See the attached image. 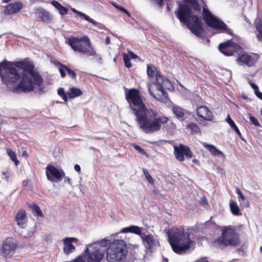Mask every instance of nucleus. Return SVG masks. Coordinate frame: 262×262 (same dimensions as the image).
Segmentation results:
<instances>
[{
    "mask_svg": "<svg viewBox=\"0 0 262 262\" xmlns=\"http://www.w3.org/2000/svg\"><path fill=\"white\" fill-rule=\"evenodd\" d=\"M0 76L7 86L16 85L13 89L14 93L33 91L35 85L40 87L43 82L33 63L25 59L18 61L5 60L1 62Z\"/></svg>",
    "mask_w": 262,
    "mask_h": 262,
    "instance_id": "obj_1",
    "label": "nucleus"
},
{
    "mask_svg": "<svg viewBox=\"0 0 262 262\" xmlns=\"http://www.w3.org/2000/svg\"><path fill=\"white\" fill-rule=\"evenodd\" d=\"M175 15L179 21L185 24L191 33L198 37H203L204 29L202 23L196 15L192 14L191 8L186 4H180Z\"/></svg>",
    "mask_w": 262,
    "mask_h": 262,
    "instance_id": "obj_2",
    "label": "nucleus"
},
{
    "mask_svg": "<svg viewBox=\"0 0 262 262\" xmlns=\"http://www.w3.org/2000/svg\"><path fill=\"white\" fill-rule=\"evenodd\" d=\"M168 236L172 250L179 254L186 253L193 243L189 238V232L183 229L173 228L169 232Z\"/></svg>",
    "mask_w": 262,
    "mask_h": 262,
    "instance_id": "obj_3",
    "label": "nucleus"
},
{
    "mask_svg": "<svg viewBox=\"0 0 262 262\" xmlns=\"http://www.w3.org/2000/svg\"><path fill=\"white\" fill-rule=\"evenodd\" d=\"M125 95L129 107L135 115H156V113L152 109L146 106L138 89H126Z\"/></svg>",
    "mask_w": 262,
    "mask_h": 262,
    "instance_id": "obj_4",
    "label": "nucleus"
},
{
    "mask_svg": "<svg viewBox=\"0 0 262 262\" xmlns=\"http://www.w3.org/2000/svg\"><path fill=\"white\" fill-rule=\"evenodd\" d=\"M172 84L169 79L161 75H157L156 81L148 86L149 94L156 100L165 102L168 99V94L165 89L169 90Z\"/></svg>",
    "mask_w": 262,
    "mask_h": 262,
    "instance_id": "obj_5",
    "label": "nucleus"
},
{
    "mask_svg": "<svg viewBox=\"0 0 262 262\" xmlns=\"http://www.w3.org/2000/svg\"><path fill=\"white\" fill-rule=\"evenodd\" d=\"M66 43L76 52L87 56H94L96 55L95 50L91 45L90 39L87 36L81 37L70 36L66 39Z\"/></svg>",
    "mask_w": 262,
    "mask_h": 262,
    "instance_id": "obj_6",
    "label": "nucleus"
},
{
    "mask_svg": "<svg viewBox=\"0 0 262 262\" xmlns=\"http://www.w3.org/2000/svg\"><path fill=\"white\" fill-rule=\"evenodd\" d=\"M157 116H137L139 127L146 134H152L160 129L161 124L166 123L168 119Z\"/></svg>",
    "mask_w": 262,
    "mask_h": 262,
    "instance_id": "obj_7",
    "label": "nucleus"
},
{
    "mask_svg": "<svg viewBox=\"0 0 262 262\" xmlns=\"http://www.w3.org/2000/svg\"><path fill=\"white\" fill-rule=\"evenodd\" d=\"M127 250L123 240L114 241L107 250L106 259L108 262H124Z\"/></svg>",
    "mask_w": 262,
    "mask_h": 262,
    "instance_id": "obj_8",
    "label": "nucleus"
},
{
    "mask_svg": "<svg viewBox=\"0 0 262 262\" xmlns=\"http://www.w3.org/2000/svg\"><path fill=\"white\" fill-rule=\"evenodd\" d=\"M239 242L238 234L230 226L224 229L221 235L214 241V244L221 249L228 246H235Z\"/></svg>",
    "mask_w": 262,
    "mask_h": 262,
    "instance_id": "obj_9",
    "label": "nucleus"
},
{
    "mask_svg": "<svg viewBox=\"0 0 262 262\" xmlns=\"http://www.w3.org/2000/svg\"><path fill=\"white\" fill-rule=\"evenodd\" d=\"M203 16L205 23L211 28L221 30L222 32L231 36L234 35L232 30L228 28L225 23L215 17L208 10L203 8Z\"/></svg>",
    "mask_w": 262,
    "mask_h": 262,
    "instance_id": "obj_10",
    "label": "nucleus"
},
{
    "mask_svg": "<svg viewBox=\"0 0 262 262\" xmlns=\"http://www.w3.org/2000/svg\"><path fill=\"white\" fill-rule=\"evenodd\" d=\"M108 244V241L103 239L101 241L99 245L94 246L93 245H90L89 249L88 247L84 251V254L86 256H84L85 259L87 262H102L104 257V254L100 249V247H106Z\"/></svg>",
    "mask_w": 262,
    "mask_h": 262,
    "instance_id": "obj_11",
    "label": "nucleus"
},
{
    "mask_svg": "<svg viewBox=\"0 0 262 262\" xmlns=\"http://www.w3.org/2000/svg\"><path fill=\"white\" fill-rule=\"evenodd\" d=\"M17 243L15 239L8 237L3 242L0 255L5 258H10L14 255Z\"/></svg>",
    "mask_w": 262,
    "mask_h": 262,
    "instance_id": "obj_12",
    "label": "nucleus"
},
{
    "mask_svg": "<svg viewBox=\"0 0 262 262\" xmlns=\"http://www.w3.org/2000/svg\"><path fill=\"white\" fill-rule=\"evenodd\" d=\"M46 172L48 180L52 182H59L65 176V173L63 170H59L51 165L47 166Z\"/></svg>",
    "mask_w": 262,
    "mask_h": 262,
    "instance_id": "obj_13",
    "label": "nucleus"
},
{
    "mask_svg": "<svg viewBox=\"0 0 262 262\" xmlns=\"http://www.w3.org/2000/svg\"><path fill=\"white\" fill-rule=\"evenodd\" d=\"M239 48V46L233 42L232 39L221 43L219 46V51L226 56L233 55Z\"/></svg>",
    "mask_w": 262,
    "mask_h": 262,
    "instance_id": "obj_14",
    "label": "nucleus"
},
{
    "mask_svg": "<svg viewBox=\"0 0 262 262\" xmlns=\"http://www.w3.org/2000/svg\"><path fill=\"white\" fill-rule=\"evenodd\" d=\"M34 15L37 21L49 24L53 22V15L43 8H38L35 9Z\"/></svg>",
    "mask_w": 262,
    "mask_h": 262,
    "instance_id": "obj_15",
    "label": "nucleus"
},
{
    "mask_svg": "<svg viewBox=\"0 0 262 262\" xmlns=\"http://www.w3.org/2000/svg\"><path fill=\"white\" fill-rule=\"evenodd\" d=\"M174 154L176 159L181 162L184 161V155H185L186 158H188L192 157V153L189 147L182 144H180L179 147L176 145L174 146Z\"/></svg>",
    "mask_w": 262,
    "mask_h": 262,
    "instance_id": "obj_16",
    "label": "nucleus"
},
{
    "mask_svg": "<svg viewBox=\"0 0 262 262\" xmlns=\"http://www.w3.org/2000/svg\"><path fill=\"white\" fill-rule=\"evenodd\" d=\"M141 238L146 248L149 252H152L159 246L158 241L151 235H146L144 233Z\"/></svg>",
    "mask_w": 262,
    "mask_h": 262,
    "instance_id": "obj_17",
    "label": "nucleus"
},
{
    "mask_svg": "<svg viewBox=\"0 0 262 262\" xmlns=\"http://www.w3.org/2000/svg\"><path fill=\"white\" fill-rule=\"evenodd\" d=\"M258 56L257 54L249 55L243 53L238 57V60L242 63L241 64L246 65L248 67L254 66L258 60Z\"/></svg>",
    "mask_w": 262,
    "mask_h": 262,
    "instance_id": "obj_18",
    "label": "nucleus"
},
{
    "mask_svg": "<svg viewBox=\"0 0 262 262\" xmlns=\"http://www.w3.org/2000/svg\"><path fill=\"white\" fill-rule=\"evenodd\" d=\"M23 7V4L20 1H16L8 5L5 9V13L8 15L16 13L19 12Z\"/></svg>",
    "mask_w": 262,
    "mask_h": 262,
    "instance_id": "obj_19",
    "label": "nucleus"
},
{
    "mask_svg": "<svg viewBox=\"0 0 262 262\" xmlns=\"http://www.w3.org/2000/svg\"><path fill=\"white\" fill-rule=\"evenodd\" d=\"M77 238L75 237H66L63 239V251L66 254L68 255L75 250V247L72 243L77 241Z\"/></svg>",
    "mask_w": 262,
    "mask_h": 262,
    "instance_id": "obj_20",
    "label": "nucleus"
},
{
    "mask_svg": "<svg viewBox=\"0 0 262 262\" xmlns=\"http://www.w3.org/2000/svg\"><path fill=\"white\" fill-rule=\"evenodd\" d=\"M203 146L210 151L211 155L213 156H217L225 159L226 156L225 154L218 149L215 146L212 144H208L204 142L202 143Z\"/></svg>",
    "mask_w": 262,
    "mask_h": 262,
    "instance_id": "obj_21",
    "label": "nucleus"
},
{
    "mask_svg": "<svg viewBox=\"0 0 262 262\" xmlns=\"http://www.w3.org/2000/svg\"><path fill=\"white\" fill-rule=\"evenodd\" d=\"M121 232L122 233H133L140 235L141 237L142 235L144 234L142 232V228L137 226L132 225L127 227L121 229Z\"/></svg>",
    "mask_w": 262,
    "mask_h": 262,
    "instance_id": "obj_22",
    "label": "nucleus"
},
{
    "mask_svg": "<svg viewBox=\"0 0 262 262\" xmlns=\"http://www.w3.org/2000/svg\"><path fill=\"white\" fill-rule=\"evenodd\" d=\"M15 220L19 227L24 228V225L27 221V216L25 211L24 210L19 211L17 214Z\"/></svg>",
    "mask_w": 262,
    "mask_h": 262,
    "instance_id": "obj_23",
    "label": "nucleus"
},
{
    "mask_svg": "<svg viewBox=\"0 0 262 262\" xmlns=\"http://www.w3.org/2000/svg\"><path fill=\"white\" fill-rule=\"evenodd\" d=\"M52 5L58 10L59 13L61 15H66L68 12V8L63 6L58 1L53 0L52 1Z\"/></svg>",
    "mask_w": 262,
    "mask_h": 262,
    "instance_id": "obj_24",
    "label": "nucleus"
},
{
    "mask_svg": "<svg viewBox=\"0 0 262 262\" xmlns=\"http://www.w3.org/2000/svg\"><path fill=\"white\" fill-rule=\"evenodd\" d=\"M82 94L81 90L75 87L70 88L67 92V95L70 98H74L80 96Z\"/></svg>",
    "mask_w": 262,
    "mask_h": 262,
    "instance_id": "obj_25",
    "label": "nucleus"
},
{
    "mask_svg": "<svg viewBox=\"0 0 262 262\" xmlns=\"http://www.w3.org/2000/svg\"><path fill=\"white\" fill-rule=\"evenodd\" d=\"M226 121L230 125V127L233 129H234L235 132L238 135V137L242 140H244V139L243 138L242 135V134H241V132L239 131L238 128L237 127V126H236V125L235 124V123H234L233 120L231 118L230 116H227V118L226 119Z\"/></svg>",
    "mask_w": 262,
    "mask_h": 262,
    "instance_id": "obj_26",
    "label": "nucleus"
},
{
    "mask_svg": "<svg viewBox=\"0 0 262 262\" xmlns=\"http://www.w3.org/2000/svg\"><path fill=\"white\" fill-rule=\"evenodd\" d=\"M195 119L200 124L206 125V121L212 120L213 119V116H197Z\"/></svg>",
    "mask_w": 262,
    "mask_h": 262,
    "instance_id": "obj_27",
    "label": "nucleus"
},
{
    "mask_svg": "<svg viewBox=\"0 0 262 262\" xmlns=\"http://www.w3.org/2000/svg\"><path fill=\"white\" fill-rule=\"evenodd\" d=\"M147 73L149 77H156L157 75H159L160 73L157 71L156 68L151 64H148L147 68Z\"/></svg>",
    "mask_w": 262,
    "mask_h": 262,
    "instance_id": "obj_28",
    "label": "nucleus"
},
{
    "mask_svg": "<svg viewBox=\"0 0 262 262\" xmlns=\"http://www.w3.org/2000/svg\"><path fill=\"white\" fill-rule=\"evenodd\" d=\"M54 64L57 66H59V71L60 73L61 77L62 78H64L66 76V72L67 71L68 67L65 64L61 63L60 62L58 61H55L54 62Z\"/></svg>",
    "mask_w": 262,
    "mask_h": 262,
    "instance_id": "obj_29",
    "label": "nucleus"
},
{
    "mask_svg": "<svg viewBox=\"0 0 262 262\" xmlns=\"http://www.w3.org/2000/svg\"><path fill=\"white\" fill-rule=\"evenodd\" d=\"M72 11L73 12L77 14L79 16L83 17L84 19H85L86 20H87L89 22L91 23V24L94 25L95 26H96V25H97L96 22L93 19L90 18L88 15L82 13V12L77 11L75 8L72 9Z\"/></svg>",
    "mask_w": 262,
    "mask_h": 262,
    "instance_id": "obj_30",
    "label": "nucleus"
},
{
    "mask_svg": "<svg viewBox=\"0 0 262 262\" xmlns=\"http://www.w3.org/2000/svg\"><path fill=\"white\" fill-rule=\"evenodd\" d=\"M230 207L232 213L235 215H239L240 213L239 209L237 205V203L232 200L230 201Z\"/></svg>",
    "mask_w": 262,
    "mask_h": 262,
    "instance_id": "obj_31",
    "label": "nucleus"
},
{
    "mask_svg": "<svg viewBox=\"0 0 262 262\" xmlns=\"http://www.w3.org/2000/svg\"><path fill=\"white\" fill-rule=\"evenodd\" d=\"M255 28L257 31L256 37L259 41H262V21H259L255 24Z\"/></svg>",
    "mask_w": 262,
    "mask_h": 262,
    "instance_id": "obj_32",
    "label": "nucleus"
},
{
    "mask_svg": "<svg viewBox=\"0 0 262 262\" xmlns=\"http://www.w3.org/2000/svg\"><path fill=\"white\" fill-rule=\"evenodd\" d=\"M171 110L174 115H185L187 114V112L184 109L176 105L172 106Z\"/></svg>",
    "mask_w": 262,
    "mask_h": 262,
    "instance_id": "obj_33",
    "label": "nucleus"
},
{
    "mask_svg": "<svg viewBox=\"0 0 262 262\" xmlns=\"http://www.w3.org/2000/svg\"><path fill=\"white\" fill-rule=\"evenodd\" d=\"M184 2L189 4L195 11L200 10V7L196 0H184Z\"/></svg>",
    "mask_w": 262,
    "mask_h": 262,
    "instance_id": "obj_34",
    "label": "nucleus"
},
{
    "mask_svg": "<svg viewBox=\"0 0 262 262\" xmlns=\"http://www.w3.org/2000/svg\"><path fill=\"white\" fill-rule=\"evenodd\" d=\"M196 115H208L210 113L208 108L206 106H200L198 107L196 110Z\"/></svg>",
    "mask_w": 262,
    "mask_h": 262,
    "instance_id": "obj_35",
    "label": "nucleus"
},
{
    "mask_svg": "<svg viewBox=\"0 0 262 262\" xmlns=\"http://www.w3.org/2000/svg\"><path fill=\"white\" fill-rule=\"evenodd\" d=\"M7 154L11 158V160L14 162L16 166H17L19 163V161L17 159V157L15 152H14L11 149H7Z\"/></svg>",
    "mask_w": 262,
    "mask_h": 262,
    "instance_id": "obj_36",
    "label": "nucleus"
},
{
    "mask_svg": "<svg viewBox=\"0 0 262 262\" xmlns=\"http://www.w3.org/2000/svg\"><path fill=\"white\" fill-rule=\"evenodd\" d=\"M30 207L34 213H35L38 216H43L42 212L40 209L39 207L37 204H33Z\"/></svg>",
    "mask_w": 262,
    "mask_h": 262,
    "instance_id": "obj_37",
    "label": "nucleus"
},
{
    "mask_svg": "<svg viewBox=\"0 0 262 262\" xmlns=\"http://www.w3.org/2000/svg\"><path fill=\"white\" fill-rule=\"evenodd\" d=\"M187 127L190 128L192 133L198 134L200 132V129L195 123H190L187 125Z\"/></svg>",
    "mask_w": 262,
    "mask_h": 262,
    "instance_id": "obj_38",
    "label": "nucleus"
},
{
    "mask_svg": "<svg viewBox=\"0 0 262 262\" xmlns=\"http://www.w3.org/2000/svg\"><path fill=\"white\" fill-rule=\"evenodd\" d=\"M57 93L58 95H59L62 99L64 100V102L68 101V96L67 93L66 94L64 92V90L63 88H60L57 90Z\"/></svg>",
    "mask_w": 262,
    "mask_h": 262,
    "instance_id": "obj_39",
    "label": "nucleus"
},
{
    "mask_svg": "<svg viewBox=\"0 0 262 262\" xmlns=\"http://www.w3.org/2000/svg\"><path fill=\"white\" fill-rule=\"evenodd\" d=\"M123 56L125 66L128 68H130L132 65L130 62V59L128 57V55L126 53H123Z\"/></svg>",
    "mask_w": 262,
    "mask_h": 262,
    "instance_id": "obj_40",
    "label": "nucleus"
},
{
    "mask_svg": "<svg viewBox=\"0 0 262 262\" xmlns=\"http://www.w3.org/2000/svg\"><path fill=\"white\" fill-rule=\"evenodd\" d=\"M143 171L147 181L150 184H153L154 182V179L150 176L148 171L145 169H143Z\"/></svg>",
    "mask_w": 262,
    "mask_h": 262,
    "instance_id": "obj_41",
    "label": "nucleus"
},
{
    "mask_svg": "<svg viewBox=\"0 0 262 262\" xmlns=\"http://www.w3.org/2000/svg\"><path fill=\"white\" fill-rule=\"evenodd\" d=\"M67 73L68 75L73 79H75L76 78V73L71 69L68 67Z\"/></svg>",
    "mask_w": 262,
    "mask_h": 262,
    "instance_id": "obj_42",
    "label": "nucleus"
},
{
    "mask_svg": "<svg viewBox=\"0 0 262 262\" xmlns=\"http://www.w3.org/2000/svg\"><path fill=\"white\" fill-rule=\"evenodd\" d=\"M250 121L256 126H260L257 119L254 116H249Z\"/></svg>",
    "mask_w": 262,
    "mask_h": 262,
    "instance_id": "obj_43",
    "label": "nucleus"
},
{
    "mask_svg": "<svg viewBox=\"0 0 262 262\" xmlns=\"http://www.w3.org/2000/svg\"><path fill=\"white\" fill-rule=\"evenodd\" d=\"M236 193L238 194L239 198L241 199V200H242L243 201H244L246 198H245V196L243 195V194L242 193V191H241V190L239 189V188H238V187L236 188Z\"/></svg>",
    "mask_w": 262,
    "mask_h": 262,
    "instance_id": "obj_44",
    "label": "nucleus"
},
{
    "mask_svg": "<svg viewBox=\"0 0 262 262\" xmlns=\"http://www.w3.org/2000/svg\"><path fill=\"white\" fill-rule=\"evenodd\" d=\"M134 147L135 149L138 150L140 153L142 154H145L144 150L143 148H142L139 145L135 144L134 145Z\"/></svg>",
    "mask_w": 262,
    "mask_h": 262,
    "instance_id": "obj_45",
    "label": "nucleus"
},
{
    "mask_svg": "<svg viewBox=\"0 0 262 262\" xmlns=\"http://www.w3.org/2000/svg\"><path fill=\"white\" fill-rule=\"evenodd\" d=\"M127 262H138L135 255H133L130 257H128L127 258Z\"/></svg>",
    "mask_w": 262,
    "mask_h": 262,
    "instance_id": "obj_46",
    "label": "nucleus"
},
{
    "mask_svg": "<svg viewBox=\"0 0 262 262\" xmlns=\"http://www.w3.org/2000/svg\"><path fill=\"white\" fill-rule=\"evenodd\" d=\"M74 262H85V260L83 259L82 255H79L74 259Z\"/></svg>",
    "mask_w": 262,
    "mask_h": 262,
    "instance_id": "obj_47",
    "label": "nucleus"
},
{
    "mask_svg": "<svg viewBox=\"0 0 262 262\" xmlns=\"http://www.w3.org/2000/svg\"><path fill=\"white\" fill-rule=\"evenodd\" d=\"M250 85L252 88V89H253L254 92H255L256 91H257L258 90H259L258 86L256 84H255V83L251 82H250Z\"/></svg>",
    "mask_w": 262,
    "mask_h": 262,
    "instance_id": "obj_48",
    "label": "nucleus"
},
{
    "mask_svg": "<svg viewBox=\"0 0 262 262\" xmlns=\"http://www.w3.org/2000/svg\"><path fill=\"white\" fill-rule=\"evenodd\" d=\"M115 6L116 7V8H118V9H119L121 11L125 13L126 14H127L128 15H130L129 13H128V12L127 11V10H126L124 8L121 7V6Z\"/></svg>",
    "mask_w": 262,
    "mask_h": 262,
    "instance_id": "obj_49",
    "label": "nucleus"
},
{
    "mask_svg": "<svg viewBox=\"0 0 262 262\" xmlns=\"http://www.w3.org/2000/svg\"><path fill=\"white\" fill-rule=\"evenodd\" d=\"M255 95L257 96V97H258V98H259L260 100H262V93L260 92V91H259V90H258L257 91H256L255 92H254Z\"/></svg>",
    "mask_w": 262,
    "mask_h": 262,
    "instance_id": "obj_50",
    "label": "nucleus"
},
{
    "mask_svg": "<svg viewBox=\"0 0 262 262\" xmlns=\"http://www.w3.org/2000/svg\"><path fill=\"white\" fill-rule=\"evenodd\" d=\"M200 203L202 205H205L207 204V200L205 196L203 197L200 201Z\"/></svg>",
    "mask_w": 262,
    "mask_h": 262,
    "instance_id": "obj_51",
    "label": "nucleus"
},
{
    "mask_svg": "<svg viewBox=\"0 0 262 262\" xmlns=\"http://www.w3.org/2000/svg\"><path fill=\"white\" fill-rule=\"evenodd\" d=\"M129 54L130 57L133 59H136L138 57V56L133 52H129Z\"/></svg>",
    "mask_w": 262,
    "mask_h": 262,
    "instance_id": "obj_52",
    "label": "nucleus"
},
{
    "mask_svg": "<svg viewBox=\"0 0 262 262\" xmlns=\"http://www.w3.org/2000/svg\"><path fill=\"white\" fill-rule=\"evenodd\" d=\"M74 169L75 170V171H76L79 173L80 171L81 168L79 165L76 164L74 166Z\"/></svg>",
    "mask_w": 262,
    "mask_h": 262,
    "instance_id": "obj_53",
    "label": "nucleus"
},
{
    "mask_svg": "<svg viewBox=\"0 0 262 262\" xmlns=\"http://www.w3.org/2000/svg\"><path fill=\"white\" fill-rule=\"evenodd\" d=\"M64 182V183L67 182L70 185L71 184V179L69 178V177H65Z\"/></svg>",
    "mask_w": 262,
    "mask_h": 262,
    "instance_id": "obj_54",
    "label": "nucleus"
},
{
    "mask_svg": "<svg viewBox=\"0 0 262 262\" xmlns=\"http://www.w3.org/2000/svg\"><path fill=\"white\" fill-rule=\"evenodd\" d=\"M111 43V39L110 37L108 36H107L105 38V43L106 45H109Z\"/></svg>",
    "mask_w": 262,
    "mask_h": 262,
    "instance_id": "obj_55",
    "label": "nucleus"
},
{
    "mask_svg": "<svg viewBox=\"0 0 262 262\" xmlns=\"http://www.w3.org/2000/svg\"><path fill=\"white\" fill-rule=\"evenodd\" d=\"M240 97L244 100H247L248 99V97L244 94H242Z\"/></svg>",
    "mask_w": 262,
    "mask_h": 262,
    "instance_id": "obj_56",
    "label": "nucleus"
},
{
    "mask_svg": "<svg viewBox=\"0 0 262 262\" xmlns=\"http://www.w3.org/2000/svg\"><path fill=\"white\" fill-rule=\"evenodd\" d=\"M28 156V154H27V152L26 151H24L23 152V156Z\"/></svg>",
    "mask_w": 262,
    "mask_h": 262,
    "instance_id": "obj_57",
    "label": "nucleus"
},
{
    "mask_svg": "<svg viewBox=\"0 0 262 262\" xmlns=\"http://www.w3.org/2000/svg\"><path fill=\"white\" fill-rule=\"evenodd\" d=\"M183 116H181V115H180V116H177V118H178L179 119H183Z\"/></svg>",
    "mask_w": 262,
    "mask_h": 262,
    "instance_id": "obj_58",
    "label": "nucleus"
},
{
    "mask_svg": "<svg viewBox=\"0 0 262 262\" xmlns=\"http://www.w3.org/2000/svg\"><path fill=\"white\" fill-rule=\"evenodd\" d=\"M236 252H238V253H239L241 252H243V250H241V249H237V250H236Z\"/></svg>",
    "mask_w": 262,
    "mask_h": 262,
    "instance_id": "obj_59",
    "label": "nucleus"
},
{
    "mask_svg": "<svg viewBox=\"0 0 262 262\" xmlns=\"http://www.w3.org/2000/svg\"><path fill=\"white\" fill-rule=\"evenodd\" d=\"M133 246V247H134V248H138V245L137 244H135V245H132Z\"/></svg>",
    "mask_w": 262,
    "mask_h": 262,
    "instance_id": "obj_60",
    "label": "nucleus"
},
{
    "mask_svg": "<svg viewBox=\"0 0 262 262\" xmlns=\"http://www.w3.org/2000/svg\"><path fill=\"white\" fill-rule=\"evenodd\" d=\"M44 88L43 87H40L39 88V91L41 92H43Z\"/></svg>",
    "mask_w": 262,
    "mask_h": 262,
    "instance_id": "obj_61",
    "label": "nucleus"
},
{
    "mask_svg": "<svg viewBox=\"0 0 262 262\" xmlns=\"http://www.w3.org/2000/svg\"><path fill=\"white\" fill-rule=\"evenodd\" d=\"M33 233H34V232H33V231H32L31 233H29L28 234V236H31L32 235H33Z\"/></svg>",
    "mask_w": 262,
    "mask_h": 262,
    "instance_id": "obj_62",
    "label": "nucleus"
},
{
    "mask_svg": "<svg viewBox=\"0 0 262 262\" xmlns=\"http://www.w3.org/2000/svg\"><path fill=\"white\" fill-rule=\"evenodd\" d=\"M11 0H3V2L4 3H8L9 1H10Z\"/></svg>",
    "mask_w": 262,
    "mask_h": 262,
    "instance_id": "obj_63",
    "label": "nucleus"
},
{
    "mask_svg": "<svg viewBox=\"0 0 262 262\" xmlns=\"http://www.w3.org/2000/svg\"><path fill=\"white\" fill-rule=\"evenodd\" d=\"M159 4L161 5L163 2L164 1V0H159Z\"/></svg>",
    "mask_w": 262,
    "mask_h": 262,
    "instance_id": "obj_64",
    "label": "nucleus"
}]
</instances>
